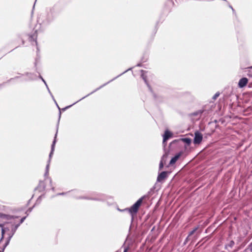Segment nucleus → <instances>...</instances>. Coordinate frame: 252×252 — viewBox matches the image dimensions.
Segmentation results:
<instances>
[{"label": "nucleus", "instance_id": "obj_1", "mask_svg": "<svg viewBox=\"0 0 252 252\" xmlns=\"http://www.w3.org/2000/svg\"><path fill=\"white\" fill-rule=\"evenodd\" d=\"M142 202V198L139 199L130 208H129V211L131 214L136 213L141 205Z\"/></svg>", "mask_w": 252, "mask_h": 252}, {"label": "nucleus", "instance_id": "obj_2", "mask_svg": "<svg viewBox=\"0 0 252 252\" xmlns=\"http://www.w3.org/2000/svg\"><path fill=\"white\" fill-rule=\"evenodd\" d=\"M202 140V135L198 132L195 133L194 138V143L195 144H199Z\"/></svg>", "mask_w": 252, "mask_h": 252}, {"label": "nucleus", "instance_id": "obj_3", "mask_svg": "<svg viewBox=\"0 0 252 252\" xmlns=\"http://www.w3.org/2000/svg\"><path fill=\"white\" fill-rule=\"evenodd\" d=\"M248 80L247 78H242L240 80V81L239 82V84H238L239 87L240 88L244 87V86H245L247 85V84L248 83Z\"/></svg>", "mask_w": 252, "mask_h": 252}, {"label": "nucleus", "instance_id": "obj_4", "mask_svg": "<svg viewBox=\"0 0 252 252\" xmlns=\"http://www.w3.org/2000/svg\"><path fill=\"white\" fill-rule=\"evenodd\" d=\"M172 136V133L168 130L165 131L164 135L163 136V142L166 141L168 138Z\"/></svg>", "mask_w": 252, "mask_h": 252}, {"label": "nucleus", "instance_id": "obj_5", "mask_svg": "<svg viewBox=\"0 0 252 252\" xmlns=\"http://www.w3.org/2000/svg\"><path fill=\"white\" fill-rule=\"evenodd\" d=\"M181 155H182L181 153H179L177 155H176L174 158H173L171 159V160H170V164H173L175 163L176 162V161L179 159V158L180 157Z\"/></svg>", "mask_w": 252, "mask_h": 252}, {"label": "nucleus", "instance_id": "obj_6", "mask_svg": "<svg viewBox=\"0 0 252 252\" xmlns=\"http://www.w3.org/2000/svg\"><path fill=\"white\" fill-rule=\"evenodd\" d=\"M166 177V172H161L158 177V182H160L162 180H164Z\"/></svg>", "mask_w": 252, "mask_h": 252}, {"label": "nucleus", "instance_id": "obj_7", "mask_svg": "<svg viewBox=\"0 0 252 252\" xmlns=\"http://www.w3.org/2000/svg\"><path fill=\"white\" fill-rule=\"evenodd\" d=\"M166 158V156H165V155H164L162 158L160 163L159 164V168L160 169H161L163 166V160H164V158Z\"/></svg>", "mask_w": 252, "mask_h": 252}, {"label": "nucleus", "instance_id": "obj_8", "mask_svg": "<svg viewBox=\"0 0 252 252\" xmlns=\"http://www.w3.org/2000/svg\"><path fill=\"white\" fill-rule=\"evenodd\" d=\"M55 143H56V140L55 139L54 142H53V145L52 146L51 152V153L50 154V156H49L50 158H51V155H52V153H53V151L54 150V146H55Z\"/></svg>", "mask_w": 252, "mask_h": 252}, {"label": "nucleus", "instance_id": "obj_9", "mask_svg": "<svg viewBox=\"0 0 252 252\" xmlns=\"http://www.w3.org/2000/svg\"><path fill=\"white\" fill-rule=\"evenodd\" d=\"M183 141L188 144H189L190 143V139L189 138H185L183 139Z\"/></svg>", "mask_w": 252, "mask_h": 252}, {"label": "nucleus", "instance_id": "obj_10", "mask_svg": "<svg viewBox=\"0 0 252 252\" xmlns=\"http://www.w3.org/2000/svg\"><path fill=\"white\" fill-rule=\"evenodd\" d=\"M219 94H219V93H217V94H215V95L214 96L213 98H214V99H216V98L219 96Z\"/></svg>", "mask_w": 252, "mask_h": 252}, {"label": "nucleus", "instance_id": "obj_11", "mask_svg": "<svg viewBox=\"0 0 252 252\" xmlns=\"http://www.w3.org/2000/svg\"><path fill=\"white\" fill-rule=\"evenodd\" d=\"M5 232V228H2V234H3Z\"/></svg>", "mask_w": 252, "mask_h": 252}, {"label": "nucleus", "instance_id": "obj_12", "mask_svg": "<svg viewBox=\"0 0 252 252\" xmlns=\"http://www.w3.org/2000/svg\"><path fill=\"white\" fill-rule=\"evenodd\" d=\"M25 218H22V220H21V222H22L24 221V220H25Z\"/></svg>", "mask_w": 252, "mask_h": 252}, {"label": "nucleus", "instance_id": "obj_13", "mask_svg": "<svg viewBox=\"0 0 252 252\" xmlns=\"http://www.w3.org/2000/svg\"><path fill=\"white\" fill-rule=\"evenodd\" d=\"M48 167H49V165H47V170H48Z\"/></svg>", "mask_w": 252, "mask_h": 252}, {"label": "nucleus", "instance_id": "obj_14", "mask_svg": "<svg viewBox=\"0 0 252 252\" xmlns=\"http://www.w3.org/2000/svg\"><path fill=\"white\" fill-rule=\"evenodd\" d=\"M2 226H3V225H2V224H0V227H2Z\"/></svg>", "mask_w": 252, "mask_h": 252}, {"label": "nucleus", "instance_id": "obj_15", "mask_svg": "<svg viewBox=\"0 0 252 252\" xmlns=\"http://www.w3.org/2000/svg\"><path fill=\"white\" fill-rule=\"evenodd\" d=\"M2 226H3V225H2V224H0V227H2Z\"/></svg>", "mask_w": 252, "mask_h": 252}, {"label": "nucleus", "instance_id": "obj_16", "mask_svg": "<svg viewBox=\"0 0 252 252\" xmlns=\"http://www.w3.org/2000/svg\"><path fill=\"white\" fill-rule=\"evenodd\" d=\"M42 80H43V82L46 84V83H45V82L44 80L42 79Z\"/></svg>", "mask_w": 252, "mask_h": 252}]
</instances>
